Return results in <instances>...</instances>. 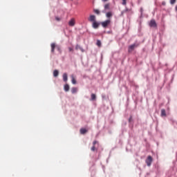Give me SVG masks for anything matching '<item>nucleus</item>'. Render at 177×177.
I'll return each instance as SVG.
<instances>
[{
    "label": "nucleus",
    "mask_w": 177,
    "mask_h": 177,
    "mask_svg": "<svg viewBox=\"0 0 177 177\" xmlns=\"http://www.w3.org/2000/svg\"><path fill=\"white\" fill-rule=\"evenodd\" d=\"M109 0H102V2H107Z\"/></svg>",
    "instance_id": "28"
},
{
    "label": "nucleus",
    "mask_w": 177,
    "mask_h": 177,
    "mask_svg": "<svg viewBox=\"0 0 177 177\" xmlns=\"http://www.w3.org/2000/svg\"><path fill=\"white\" fill-rule=\"evenodd\" d=\"M132 121V116H131L129 119V122H131Z\"/></svg>",
    "instance_id": "27"
},
{
    "label": "nucleus",
    "mask_w": 177,
    "mask_h": 177,
    "mask_svg": "<svg viewBox=\"0 0 177 177\" xmlns=\"http://www.w3.org/2000/svg\"><path fill=\"white\" fill-rule=\"evenodd\" d=\"M176 2V0H170L171 5H174V3Z\"/></svg>",
    "instance_id": "20"
},
{
    "label": "nucleus",
    "mask_w": 177,
    "mask_h": 177,
    "mask_svg": "<svg viewBox=\"0 0 177 177\" xmlns=\"http://www.w3.org/2000/svg\"><path fill=\"white\" fill-rule=\"evenodd\" d=\"M161 117H167V113L165 112V109H161Z\"/></svg>",
    "instance_id": "13"
},
{
    "label": "nucleus",
    "mask_w": 177,
    "mask_h": 177,
    "mask_svg": "<svg viewBox=\"0 0 177 177\" xmlns=\"http://www.w3.org/2000/svg\"><path fill=\"white\" fill-rule=\"evenodd\" d=\"M91 100H96V95L94 93L91 94Z\"/></svg>",
    "instance_id": "18"
},
{
    "label": "nucleus",
    "mask_w": 177,
    "mask_h": 177,
    "mask_svg": "<svg viewBox=\"0 0 177 177\" xmlns=\"http://www.w3.org/2000/svg\"><path fill=\"white\" fill-rule=\"evenodd\" d=\"M175 9H176V10L177 11V6H176Z\"/></svg>",
    "instance_id": "29"
},
{
    "label": "nucleus",
    "mask_w": 177,
    "mask_h": 177,
    "mask_svg": "<svg viewBox=\"0 0 177 177\" xmlns=\"http://www.w3.org/2000/svg\"><path fill=\"white\" fill-rule=\"evenodd\" d=\"M57 48H58V50H60V48L59 47H58Z\"/></svg>",
    "instance_id": "30"
},
{
    "label": "nucleus",
    "mask_w": 177,
    "mask_h": 177,
    "mask_svg": "<svg viewBox=\"0 0 177 177\" xmlns=\"http://www.w3.org/2000/svg\"><path fill=\"white\" fill-rule=\"evenodd\" d=\"M94 12H95V13H96L97 15H100V11H99V10H95Z\"/></svg>",
    "instance_id": "23"
},
{
    "label": "nucleus",
    "mask_w": 177,
    "mask_h": 177,
    "mask_svg": "<svg viewBox=\"0 0 177 177\" xmlns=\"http://www.w3.org/2000/svg\"><path fill=\"white\" fill-rule=\"evenodd\" d=\"M104 8L105 10H110V3H108L105 4Z\"/></svg>",
    "instance_id": "15"
},
{
    "label": "nucleus",
    "mask_w": 177,
    "mask_h": 177,
    "mask_svg": "<svg viewBox=\"0 0 177 177\" xmlns=\"http://www.w3.org/2000/svg\"><path fill=\"white\" fill-rule=\"evenodd\" d=\"M71 78L72 84H73V85H75V84H77V80H75L74 75H71Z\"/></svg>",
    "instance_id": "8"
},
{
    "label": "nucleus",
    "mask_w": 177,
    "mask_h": 177,
    "mask_svg": "<svg viewBox=\"0 0 177 177\" xmlns=\"http://www.w3.org/2000/svg\"><path fill=\"white\" fill-rule=\"evenodd\" d=\"M139 45L140 44L138 43H135L133 44L130 45L128 48L129 53H131V52H133V50H135L136 48H138V46H139Z\"/></svg>",
    "instance_id": "1"
},
{
    "label": "nucleus",
    "mask_w": 177,
    "mask_h": 177,
    "mask_svg": "<svg viewBox=\"0 0 177 177\" xmlns=\"http://www.w3.org/2000/svg\"><path fill=\"white\" fill-rule=\"evenodd\" d=\"M92 26H93V28L96 29V28H99V26H100V24L96 21H94V22H93Z\"/></svg>",
    "instance_id": "6"
},
{
    "label": "nucleus",
    "mask_w": 177,
    "mask_h": 177,
    "mask_svg": "<svg viewBox=\"0 0 177 177\" xmlns=\"http://www.w3.org/2000/svg\"><path fill=\"white\" fill-rule=\"evenodd\" d=\"M96 145H97V141L95 140L93 142V145L95 146Z\"/></svg>",
    "instance_id": "24"
},
{
    "label": "nucleus",
    "mask_w": 177,
    "mask_h": 177,
    "mask_svg": "<svg viewBox=\"0 0 177 177\" xmlns=\"http://www.w3.org/2000/svg\"><path fill=\"white\" fill-rule=\"evenodd\" d=\"M148 167H150L151 165V162H153V158L150 156H149L145 161Z\"/></svg>",
    "instance_id": "3"
},
{
    "label": "nucleus",
    "mask_w": 177,
    "mask_h": 177,
    "mask_svg": "<svg viewBox=\"0 0 177 177\" xmlns=\"http://www.w3.org/2000/svg\"><path fill=\"white\" fill-rule=\"evenodd\" d=\"M68 80V77L67 76V73H64L63 74V81H64V82H67Z\"/></svg>",
    "instance_id": "11"
},
{
    "label": "nucleus",
    "mask_w": 177,
    "mask_h": 177,
    "mask_svg": "<svg viewBox=\"0 0 177 177\" xmlns=\"http://www.w3.org/2000/svg\"><path fill=\"white\" fill-rule=\"evenodd\" d=\"M86 132H88V130H86V129H84V128L80 129V133L82 135H85V133H86Z\"/></svg>",
    "instance_id": "10"
},
{
    "label": "nucleus",
    "mask_w": 177,
    "mask_h": 177,
    "mask_svg": "<svg viewBox=\"0 0 177 177\" xmlns=\"http://www.w3.org/2000/svg\"><path fill=\"white\" fill-rule=\"evenodd\" d=\"M68 25L71 27H74L75 26V19H71L68 22Z\"/></svg>",
    "instance_id": "5"
},
{
    "label": "nucleus",
    "mask_w": 177,
    "mask_h": 177,
    "mask_svg": "<svg viewBox=\"0 0 177 177\" xmlns=\"http://www.w3.org/2000/svg\"><path fill=\"white\" fill-rule=\"evenodd\" d=\"M96 45L98 46L99 48H100V46H102V41H100V40H97Z\"/></svg>",
    "instance_id": "17"
},
{
    "label": "nucleus",
    "mask_w": 177,
    "mask_h": 177,
    "mask_svg": "<svg viewBox=\"0 0 177 177\" xmlns=\"http://www.w3.org/2000/svg\"><path fill=\"white\" fill-rule=\"evenodd\" d=\"M106 17H111V16H113V14L111 13V12H109L106 14Z\"/></svg>",
    "instance_id": "19"
},
{
    "label": "nucleus",
    "mask_w": 177,
    "mask_h": 177,
    "mask_svg": "<svg viewBox=\"0 0 177 177\" xmlns=\"http://www.w3.org/2000/svg\"><path fill=\"white\" fill-rule=\"evenodd\" d=\"M68 50H69V52H73V50H74V49H73V48L69 47Z\"/></svg>",
    "instance_id": "26"
},
{
    "label": "nucleus",
    "mask_w": 177,
    "mask_h": 177,
    "mask_svg": "<svg viewBox=\"0 0 177 177\" xmlns=\"http://www.w3.org/2000/svg\"><path fill=\"white\" fill-rule=\"evenodd\" d=\"M65 92H68L70 91V86L68 84H65L64 86Z\"/></svg>",
    "instance_id": "12"
},
{
    "label": "nucleus",
    "mask_w": 177,
    "mask_h": 177,
    "mask_svg": "<svg viewBox=\"0 0 177 177\" xmlns=\"http://www.w3.org/2000/svg\"><path fill=\"white\" fill-rule=\"evenodd\" d=\"M71 92L72 93H77V92H78V88L77 87H73L71 88Z\"/></svg>",
    "instance_id": "14"
},
{
    "label": "nucleus",
    "mask_w": 177,
    "mask_h": 177,
    "mask_svg": "<svg viewBox=\"0 0 177 177\" xmlns=\"http://www.w3.org/2000/svg\"><path fill=\"white\" fill-rule=\"evenodd\" d=\"M55 20H57V21H60V18L55 17Z\"/></svg>",
    "instance_id": "25"
},
{
    "label": "nucleus",
    "mask_w": 177,
    "mask_h": 177,
    "mask_svg": "<svg viewBox=\"0 0 177 177\" xmlns=\"http://www.w3.org/2000/svg\"><path fill=\"white\" fill-rule=\"evenodd\" d=\"M122 4L125 6V5H127V0H122Z\"/></svg>",
    "instance_id": "21"
},
{
    "label": "nucleus",
    "mask_w": 177,
    "mask_h": 177,
    "mask_svg": "<svg viewBox=\"0 0 177 177\" xmlns=\"http://www.w3.org/2000/svg\"><path fill=\"white\" fill-rule=\"evenodd\" d=\"M149 26L153 28L157 27V23H156V20L154 19L151 20L149 22Z\"/></svg>",
    "instance_id": "4"
},
{
    "label": "nucleus",
    "mask_w": 177,
    "mask_h": 177,
    "mask_svg": "<svg viewBox=\"0 0 177 177\" xmlns=\"http://www.w3.org/2000/svg\"><path fill=\"white\" fill-rule=\"evenodd\" d=\"M111 23V20L107 19L104 21L101 22V25L104 28H107V27L110 26Z\"/></svg>",
    "instance_id": "2"
},
{
    "label": "nucleus",
    "mask_w": 177,
    "mask_h": 177,
    "mask_svg": "<svg viewBox=\"0 0 177 177\" xmlns=\"http://www.w3.org/2000/svg\"><path fill=\"white\" fill-rule=\"evenodd\" d=\"M96 150V147H95V145H93L92 147H91V151H95Z\"/></svg>",
    "instance_id": "22"
},
{
    "label": "nucleus",
    "mask_w": 177,
    "mask_h": 177,
    "mask_svg": "<svg viewBox=\"0 0 177 177\" xmlns=\"http://www.w3.org/2000/svg\"><path fill=\"white\" fill-rule=\"evenodd\" d=\"M53 75H54V77H58L59 76V71L55 70L53 71Z\"/></svg>",
    "instance_id": "16"
},
{
    "label": "nucleus",
    "mask_w": 177,
    "mask_h": 177,
    "mask_svg": "<svg viewBox=\"0 0 177 177\" xmlns=\"http://www.w3.org/2000/svg\"><path fill=\"white\" fill-rule=\"evenodd\" d=\"M88 21H91L93 23L94 21H96V16L95 15H90L88 18Z\"/></svg>",
    "instance_id": "7"
},
{
    "label": "nucleus",
    "mask_w": 177,
    "mask_h": 177,
    "mask_svg": "<svg viewBox=\"0 0 177 177\" xmlns=\"http://www.w3.org/2000/svg\"><path fill=\"white\" fill-rule=\"evenodd\" d=\"M56 48V44L52 43L51 44V53H55V49Z\"/></svg>",
    "instance_id": "9"
}]
</instances>
